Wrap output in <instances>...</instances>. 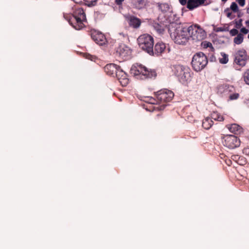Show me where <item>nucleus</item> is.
I'll return each mask as SVG.
<instances>
[{"label": "nucleus", "mask_w": 249, "mask_h": 249, "mask_svg": "<svg viewBox=\"0 0 249 249\" xmlns=\"http://www.w3.org/2000/svg\"><path fill=\"white\" fill-rule=\"evenodd\" d=\"M64 18L76 30H80L85 27L86 15L82 8L75 5L72 16L64 15Z\"/></svg>", "instance_id": "1"}, {"label": "nucleus", "mask_w": 249, "mask_h": 249, "mask_svg": "<svg viewBox=\"0 0 249 249\" xmlns=\"http://www.w3.org/2000/svg\"><path fill=\"white\" fill-rule=\"evenodd\" d=\"M173 71L176 76L182 84H187L192 80L193 73L189 67L176 65L174 67Z\"/></svg>", "instance_id": "2"}, {"label": "nucleus", "mask_w": 249, "mask_h": 249, "mask_svg": "<svg viewBox=\"0 0 249 249\" xmlns=\"http://www.w3.org/2000/svg\"><path fill=\"white\" fill-rule=\"evenodd\" d=\"M130 72L135 76H140V78H152L156 76L155 71L149 70L144 66L140 64L133 65L131 68Z\"/></svg>", "instance_id": "3"}, {"label": "nucleus", "mask_w": 249, "mask_h": 249, "mask_svg": "<svg viewBox=\"0 0 249 249\" xmlns=\"http://www.w3.org/2000/svg\"><path fill=\"white\" fill-rule=\"evenodd\" d=\"M171 36L177 44H185L190 37L189 27H178L172 34Z\"/></svg>", "instance_id": "4"}, {"label": "nucleus", "mask_w": 249, "mask_h": 249, "mask_svg": "<svg viewBox=\"0 0 249 249\" xmlns=\"http://www.w3.org/2000/svg\"><path fill=\"white\" fill-rule=\"evenodd\" d=\"M208 63L207 56L202 52L196 53L193 57L191 65L193 69L196 71L203 69Z\"/></svg>", "instance_id": "5"}, {"label": "nucleus", "mask_w": 249, "mask_h": 249, "mask_svg": "<svg viewBox=\"0 0 249 249\" xmlns=\"http://www.w3.org/2000/svg\"><path fill=\"white\" fill-rule=\"evenodd\" d=\"M137 42L139 47L143 50L150 53L153 51L154 39L153 37L147 34L140 36Z\"/></svg>", "instance_id": "6"}, {"label": "nucleus", "mask_w": 249, "mask_h": 249, "mask_svg": "<svg viewBox=\"0 0 249 249\" xmlns=\"http://www.w3.org/2000/svg\"><path fill=\"white\" fill-rule=\"evenodd\" d=\"M190 38L196 41H201L206 37V32L198 24L189 27Z\"/></svg>", "instance_id": "7"}, {"label": "nucleus", "mask_w": 249, "mask_h": 249, "mask_svg": "<svg viewBox=\"0 0 249 249\" xmlns=\"http://www.w3.org/2000/svg\"><path fill=\"white\" fill-rule=\"evenodd\" d=\"M156 95L158 103L164 105L173 99L174 93L171 90L164 89L158 91Z\"/></svg>", "instance_id": "8"}, {"label": "nucleus", "mask_w": 249, "mask_h": 249, "mask_svg": "<svg viewBox=\"0 0 249 249\" xmlns=\"http://www.w3.org/2000/svg\"><path fill=\"white\" fill-rule=\"evenodd\" d=\"M247 60V52L244 50L237 51L234 54V64L237 65L236 69L240 70L241 68L244 67Z\"/></svg>", "instance_id": "9"}, {"label": "nucleus", "mask_w": 249, "mask_h": 249, "mask_svg": "<svg viewBox=\"0 0 249 249\" xmlns=\"http://www.w3.org/2000/svg\"><path fill=\"white\" fill-rule=\"evenodd\" d=\"M223 140V145L230 149L238 147L241 143L240 139L233 135L224 136Z\"/></svg>", "instance_id": "10"}, {"label": "nucleus", "mask_w": 249, "mask_h": 249, "mask_svg": "<svg viewBox=\"0 0 249 249\" xmlns=\"http://www.w3.org/2000/svg\"><path fill=\"white\" fill-rule=\"evenodd\" d=\"M116 55L122 59H127L131 54V50L124 44L118 45L115 48Z\"/></svg>", "instance_id": "11"}, {"label": "nucleus", "mask_w": 249, "mask_h": 249, "mask_svg": "<svg viewBox=\"0 0 249 249\" xmlns=\"http://www.w3.org/2000/svg\"><path fill=\"white\" fill-rule=\"evenodd\" d=\"M91 37L97 44L100 45H104L107 42V39L104 35L98 31L92 32Z\"/></svg>", "instance_id": "12"}, {"label": "nucleus", "mask_w": 249, "mask_h": 249, "mask_svg": "<svg viewBox=\"0 0 249 249\" xmlns=\"http://www.w3.org/2000/svg\"><path fill=\"white\" fill-rule=\"evenodd\" d=\"M116 76L123 87H125L129 83V79L126 73L120 68L117 71Z\"/></svg>", "instance_id": "13"}, {"label": "nucleus", "mask_w": 249, "mask_h": 249, "mask_svg": "<svg viewBox=\"0 0 249 249\" xmlns=\"http://www.w3.org/2000/svg\"><path fill=\"white\" fill-rule=\"evenodd\" d=\"M126 19L129 25L133 28L137 29L141 25V20L135 16H128L126 17Z\"/></svg>", "instance_id": "14"}, {"label": "nucleus", "mask_w": 249, "mask_h": 249, "mask_svg": "<svg viewBox=\"0 0 249 249\" xmlns=\"http://www.w3.org/2000/svg\"><path fill=\"white\" fill-rule=\"evenodd\" d=\"M226 127L231 133L236 135H240L243 132V128L237 124H227Z\"/></svg>", "instance_id": "15"}, {"label": "nucleus", "mask_w": 249, "mask_h": 249, "mask_svg": "<svg viewBox=\"0 0 249 249\" xmlns=\"http://www.w3.org/2000/svg\"><path fill=\"white\" fill-rule=\"evenodd\" d=\"M131 3L134 8L140 10L146 8L148 1L147 0H131Z\"/></svg>", "instance_id": "16"}, {"label": "nucleus", "mask_w": 249, "mask_h": 249, "mask_svg": "<svg viewBox=\"0 0 249 249\" xmlns=\"http://www.w3.org/2000/svg\"><path fill=\"white\" fill-rule=\"evenodd\" d=\"M120 68L119 66L116 64H108L104 67V71L107 74L112 75L114 73L116 74L117 71Z\"/></svg>", "instance_id": "17"}, {"label": "nucleus", "mask_w": 249, "mask_h": 249, "mask_svg": "<svg viewBox=\"0 0 249 249\" xmlns=\"http://www.w3.org/2000/svg\"><path fill=\"white\" fill-rule=\"evenodd\" d=\"M205 0H188L187 1V8L190 10L200 6L204 3Z\"/></svg>", "instance_id": "18"}, {"label": "nucleus", "mask_w": 249, "mask_h": 249, "mask_svg": "<svg viewBox=\"0 0 249 249\" xmlns=\"http://www.w3.org/2000/svg\"><path fill=\"white\" fill-rule=\"evenodd\" d=\"M229 92V100H234L237 99L239 97V93L235 92V89L232 86H228L227 88Z\"/></svg>", "instance_id": "19"}, {"label": "nucleus", "mask_w": 249, "mask_h": 249, "mask_svg": "<svg viewBox=\"0 0 249 249\" xmlns=\"http://www.w3.org/2000/svg\"><path fill=\"white\" fill-rule=\"evenodd\" d=\"M165 50L166 45L162 42H158L155 46V53L158 54L163 53Z\"/></svg>", "instance_id": "20"}, {"label": "nucleus", "mask_w": 249, "mask_h": 249, "mask_svg": "<svg viewBox=\"0 0 249 249\" xmlns=\"http://www.w3.org/2000/svg\"><path fill=\"white\" fill-rule=\"evenodd\" d=\"M202 127L206 129H210L213 125V121L210 117L205 118L202 122Z\"/></svg>", "instance_id": "21"}, {"label": "nucleus", "mask_w": 249, "mask_h": 249, "mask_svg": "<svg viewBox=\"0 0 249 249\" xmlns=\"http://www.w3.org/2000/svg\"><path fill=\"white\" fill-rule=\"evenodd\" d=\"M231 159L239 165H244L246 163V160L245 158L243 157H240L238 155L231 156Z\"/></svg>", "instance_id": "22"}, {"label": "nucleus", "mask_w": 249, "mask_h": 249, "mask_svg": "<svg viewBox=\"0 0 249 249\" xmlns=\"http://www.w3.org/2000/svg\"><path fill=\"white\" fill-rule=\"evenodd\" d=\"M211 118L217 121H223L224 120V117L220 113L216 111L213 112L211 114Z\"/></svg>", "instance_id": "23"}, {"label": "nucleus", "mask_w": 249, "mask_h": 249, "mask_svg": "<svg viewBox=\"0 0 249 249\" xmlns=\"http://www.w3.org/2000/svg\"><path fill=\"white\" fill-rule=\"evenodd\" d=\"M221 57L219 58V62L221 64H226L229 61L228 55L224 53H221Z\"/></svg>", "instance_id": "24"}, {"label": "nucleus", "mask_w": 249, "mask_h": 249, "mask_svg": "<svg viewBox=\"0 0 249 249\" xmlns=\"http://www.w3.org/2000/svg\"><path fill=\"white\" fill-rule=\"evenodd\" d=\"M201 46L203 48L206 49L209 48L210 50L214 52V49L213 47L212 44L208 41H204L201 42Z\"/></svg>", "instance_id": "25"}, {"label": "nucleus", "mask_w": 249, "mask_h": 249, "mask_svg": "<svg viewBox=\"0 0 249 249\" xmlns=\"http://www.w3.org/2000/svg\"><path fill=\"white\" fill-rule=\"evenodd\" d=\"M243 35L242 34H239L234 38L233 42L236 44H240L243 41Z\"/></svg>", "instance_id": "26"}, {"label": "nucleus", "mask_w": 249, "mask_h": 249, "mask_svg": "<svg viewBox=\"0 0 249 249\" xmlns=\"http://www.w3.org/2000/svg\"><path fill=\"white\" fill-rule=\"evenodd\" d=\"M243 78L245 83L249 85V69L246 70L243 75Z\"/></svg>", "instance_id": "27"}, {"label": "nucleus", "mask_w": 249, "mask_h": 249, "mask_svg": "<svg viewBox=\"0 0 249 249\" xmlns=\"http://www.w3.org/2000/svg\"><path fill=\"white\" fill-rule=\"evenodd\" d=\"M97 0H84L86 5L88 6H91L95 5L96 3Z\"/></svg>", "instance_id": "28"}, {"label": "nucleus", "mask_w": 249, "mask_h": 249, "mask_svg": "<svg viewBox=\"0 0 249 249\" xmlns=\"http://www.w3.org/2000/svg\"><path fill=\"white\" fill-rule=\"evenodd\" d=\"M230 8L234 12H237L238 10V6L235 2H232Z\"/></svg>", "instance_id": "29"}, {"label": "nucleus", "mask_w": 249, "mask_h": 249, "mask_svg": "<svg viewBox=\"0 0 249 249\" xmlns=\"http://www.w3.org/2000/svg\"><path fill=\"white\" fill-rule=\"evenodd\" d=\"M87 58L93 61H96V60L97 59V58L95 56L91 55L90 54L87 55Z\"/></svg>", "instance_id": "30"}, {"label": "nucleus", "mask_w": 249, "mask_h": 249, "mask_svg": "<svg viewBox=\"0 0 249 249\" xmlns=\"http://www.w3.org/2000/svg\"><path fill=\"white\" fill-rule=\"evenodd\" d=\"M243 152L244 154L249 156V147H246L244 148Z\"/></svg>", "instance_id": "31"}, {"label": "nucleus", "mask_w": 249, "mask_h": 249, "mask_svg": "<svg viewBox=\"0 0 249 249\" xmlns=\"http://www.w3.org/2000/svg\"><path fill=\"white\" fill-rule=\"evenodd\" d=\"M240 32L244 34H247V33H248L249 30L247 29L246 28L243 27L241 29Z\"/></svg>", "instance_id": "32"}, {"label": "nucleus", "mask_w": 249, "mask_h": 249, "mask_svg": "<svg viewBox=\"0 0 249 249\" xmlns=\"http://www.w3.org/2000/svg\"><path fill=\"white\" fill-rule=\"evenodd\" d=\"M237 2L240 6H243L245 3V0H237Z\"/></svg>", "instance_id": "33"}, {"label": "nucleus", "mask_w": 249, "mask_h": 249, "mask_svg": "<svg viewBox=\"0 0 249 249\" xmlns=\"http://www.w3.org/2000/svg\"><path fill=\"white\" fill-rule=\"evenodd\" d=\"M238 33V31L236 29H232L231 31V34L232 36H235Z\"/></svg>", "instance_id": "34"}, {"label": "nucleus", "mask_w": 249, "mask_h": 249, "mask_svg": "<svg viewBox=\"0 0 249 249\" xmlns=\"http://www.w3.org/2000/svg\"><path fill=\"white\" fill-rule=\"evenodd\" d=\"M188 0H179L180 3L182 5H185V4H187V1Z\"/></svg>", "instance_id": "35"}, {"label": "nucleus", "mask_w": 249, "mask_h": 249, "mask_svg": "<svg viewBox=\"0 0 249 249\" xmlns=\"http://www.w3.org/2000/svg\"><path fill=\"white\" fill-rule=\"evenodd\" d=\"M225 162L228 165V166H230L231 165L232 162H231V160L230 159H226L225 160Z\"/></svg>", "instance_id": "36"}, {"label": "nucleus", "mask_w": 249, "mask_h": 249, "mask_svg": "<svg viewBox=\"0 0 249 249\" xmlns=\"http://www.w3.org/2000/svg\"><path fill=\"white\" fill-rule=\"evenodd\" d=\"M124 0H115V2L116 3L118 4V5H120L121 4H122V2L124 1Z\"/></svg>", "instance_id": "37"}, {"label": "nucleus", "mask_w": 249, "mask_h": 249, "mask_svg": "<svg viewBox=\"0 0 249 249\" xmlns=\"http://www.w3.org/2000/svg\"><path fill=\"white\" fill-rule=\"evenodd\" d=\"M168 6V5L167 4H161L160 5V7L161 8H162V7L167 8Z\"/></svg>", "instance_id": "38"}, {"label": "nucleus", "mask_w": 249, "mask_h": 249, "mask_svg": "<svg viewBox=\"0 0 249 249\" xmlns=\"http://www.w3.org/2000/svg\"><path fill=\"white\" fill-rule=\"evenodd\" d=\"M245 24H246V25L247 26V27H248V28H249V20H247V21L245 22Z\"/></svg>", "instance_id": "39"}, {"label": "nucleus", "mask_w": 249, "mask_h": 249, "mask_svg": "<svg viewBox=\"0 0 249 249\" xmlns=\"http://www.w3.org/2000/svg\"><path fill=\"white\" fill-rule=\"evenodd\" d=\"M191 118H192V116H188V117H187V119H188V121H192V120L191 119Z\"/></svg>", "instance_id": "40"}, {"label": "nucleus", "mask_w": 249, "mask_h": 249, "mask_svg": "<svg viewBox=\"0 0 249 249\" xmlns=\"http://www.w3.org/2000/svg\"><path fill=\"white\" fill-rule=\"evenodd\" d=\"M160 117H161L160 116L158 115L157 116V118H155V120H156L157 119H158L160 118Z\"/></svg>", "instance_id": "41"}, {"label": "nucleus", "mask_w": 249, "mask_h": 249, "mask_svg": "<svg viewBox=\"0 0 249 249\" xmlns=\"http://www.w3.org/2000/svg\"><path fill=\"white\" fill-rule=\"evenodd\" d=\"M227 15L228 17H230L231 16V14L230 13H227Z\"/></svg>", "instance_id": "42"}, {"label": "nucleus", "mask_w": 249, "mask_h": 249, "mask_svg": "<svg viewBox=\"0 0 249 249\" xmlns=\"http://www.w3.org/2000/svg\"><path fill=\"white\" fill-rule=\"evenodd\" d=\"M223 2H225L227 0H221Z\"/></svg>", "instance_id": "43"}, {"label": "nucleus", "mask_w": 249, "mask_h": 249, "mask_svg": "<svg viewBox=\"0 0 249 249\" xmlns=\"http://www.w3.org/2000/svg\"><path fill=\"white\" fill-rule=\"evenodd\" d=\"M248 38H249V35H248Z\"/></svg>", "instance_id": "44"}]
</instances>
